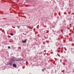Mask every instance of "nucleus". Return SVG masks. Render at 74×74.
I'll return each mask as SVG.
<instances>
[{
	"instance_id": "f257e3e1",
	"label": "nucleus",
	"mask_w": 74,
	"mask_h": 74,
	"mask_svg": "<svg viewBox=\"0 0 74 74\" xmlns=\"http://www.w3.org/2000/svg\"><path fill=\"white\" fill-rule=\"evenodd\" d=\"M10 60L12 62L14 61H17V60H16V58L14 57H13L12 58H10Z\"/></svg>"
},
{
	"instance_id": "f03ea898",
	"label": "nucleus",
	"mask_w": 74,
	"mask_h": 74,
	"mask_svg": "<svg viewBox=\"0 0 74 74\" xmlns=\"http://www.w3.org/2000/svg\"><path fill=\"white\" fill-rule=\"evenodd\" d=\"M12 62L11 61H10L9 63H8V64L9 65H10V66H11V65H12Z\"/></svg>"
},
{
	"instance_id": "7ed1b4c3",
	"label": "nucleus",
	"mask_w": 74,
	"mask_h": 74,
	"mask_svg": "<svg viewBox=\"0 0 74 74\" xmlns=\"http://www.w3.org/2000/svg\"><path fill=\"white\" fill-rule=\"evenodd\" d=\"M12 65H13V66L14 67H16V64H13Z\"/></svg>"
},
{
	"instance_id": "20e7f679",
	"label": "nucleus",
	"mask_w": 74,
	"mask_h": 74,
	"mask_svg": "<svg viewBox=\"0 0 74 74\" xmlns=\"http://www.w3.org/2000/svg\"><path fill=\"white\" fill-rule=\"evenodd\" d=\"M22 42H23V43H24L25 42H26V41L25 40H22Z\"/></svg>"
},
{
	"instance_id": "39448f33",
	"label": "nucleus",
	"mask_w": 74,
	"mask_h": 74,
	"mask_svg": "<svg viewBox=\"0 0 74 74\" xmlns=\"http://www.w3.org/2000/svg\"><path fill=\"white\" fill-rule=\"evenodd\" d=\"M10 35H11V36H13V34L12 33H11L10 34Z\"/></svg>"
},
{
	"instance_id": "423d86ee",
	"label": "nucleus",
	"mask_w": 74,
	"mask_h": 74,
	"mask_svg": "<svg viewBox=\"0 0 74 74\" xmlns=\"http://www.w3.org/2000/svg\"><path fill=\"white\" fill-rule=\"evenodd\" d=\"M8 48H10V46L8 47Z\"/></svg>"
},
{
	"instance_id": "0eeeda50",
	"label": "nucleus",
	"mask_w": 74,
	"mask_h": 74,
	"mask_svg": "<svg viewBox=\"0 0 74 74\" xmlns=\"http://www.w3.org/2000/svg\"><path fill=\"white\" fill-rule=\"evenodd\" d=\"M17 27H18V28H19V26H18Z\"/></svg>"
},
{
	"instance_id": "6e6552de",
	"label": "nucleus",
	"mask_w": 74,
	"mask_h": 74,
	"mask_svg": "<svg viewBox=\"0 0 74 74\" xmlns=\"http://www.w3.org/2000/svg\"><path fill=\"white\" fill-rule=\"evenodd\" d=\"M42 71H44V69H42Z\"/></svg>"
},
{
	"instance_id": "1a4fd4ad",
	"label": "nucleus",
	"mask_w": 74,
	"mask_h": 74,
	"mask_svg": "<svg viewBox=\"0 0 74 74\" xmlns=\"http://www.w3.org/2000/svg\"><path fill=\"white\" fill-rule=\"evenodd\" d=\"M58 52H59V51H58Z\"/></svg>"
},
{
	"instance_id": "9d476101",
	"label": "nucleus",
	"mask_w": 74,
	"mask_h": 74,
	"mask_svg": "<svg viewBox=\"0 0 74 74\" xmlns=\"http://www.w3.org/2000/svg\"><path fill=\"white\" fill-rule=\"evenodd\" d=\"M45 27H47V26H45Z\"/></svg>"
},
{
	"instance_id": "9b49d317",
	"label": "nucleus",
	"mask_w": 74,
	"mask_h": 74,
	"mask_svg": "<svg viewBox=\"0 0 74 74\" xmlns=\"http://www.w3.org/2000/svg\"><path fill=\"white\" fill-rule=\"evenodd\" d=\"M44 70H45V69H44Z\"/></svg>"
},
{
	"instance_id": "f8f14e48",
	"label": "nucleus",
	"mask_w": 74,
	"mask_h": 74,
	"mask_svg": "<svg viewBox=\"0 0 74 74\" xmlns=\"http://www.w3.org/2000/svg\"><path fill=\"white\" fill-rule=\"evenodd\" d=\"M66 53V52H65V53Z\"/></svg>"
}]
</instances>
